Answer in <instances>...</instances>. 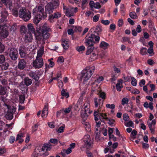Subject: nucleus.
Listing matches in <instances>:
<instances>
[{
	"instance_id": "nucleus-15",
	"label": "nucleus",
	"mask_w": 157,
	"mask_h": 157,
	"mask_svg": "<svg viewBox=\"0 0 157 157\" xmlns=\"http://www.w3.org/2000/svg\"><path fill=\"white\" fill-rule=\"evenodd\" d=\"M35 16V17L33 19V21L34 23L36 24V25H37L38 23L42 19L43 17L44 18H45V17H44V16H43L42 14H36Z\"/></svg>"
},
{
	"instance_id": "nucleus-26",
	"label": "nucleus",
	"mask_w": 157,
	"mask_h": 157,
	"mask_svg": "<svg viewBox=\"0 0 157 157\" xmlns=\"http://www.w3.org/2000/svg\"><path fill=\"white\" fill-rule=\"evenodd\" d=\"M100 111V108H98L96 111H95L94 112V120L96 121H97L98 120V117H99Z\"/></svg>"
},
{
	"instance_id": "nucleus-12",
	"label": "nucleus",
	"mask_w": 157,
	"mask_h": 157,
	"mask_svg": "<svg viewBox=\"0 0 157 157\" xmlns=\"http://www.w3.org/2000/svg\"><path fill=\"white\" fill-rule=\"evenodd\" d=\"M94 101L95 107H97L99 106V108H100V109L102 106L103 100L100 98L98 99L96 97L94 99Z\"/></svg>"
},
{
	"instance_id": "nucleus-10",
	"label": "nucleus",
	"mask_w": 157,
	"mask_h": 157,
	"mask_svg": "<svg viewBox=\"0 0 157 157\" xmlns=\"http://www.w3.org/2000/svg\"><path fill=\"white\" fill-rule=\"evenodd\" d=\"M85 43L87 46H93L94 42L91 35L86 36L85 39Z\"/></svg>"
},
{
	"instance_id": "nucleus-20",
	"label": "nucleus",
	"mask_w": 157,
	"mask_h": 157,
	"mask_svg": "<svg viewBox=\"0 0 157 157\" xmlns=\"http://www.w3.org/2000/svg\"><path fill=\"white\" fill-rule=\"evenodd\" d=\"M48 105L46 104L45 105L43 109L42 112L41 114V117L43 118H45L48 115Z\"/></svg>"
},
{
	"instance_id": "nucleus-50",
	"label": "nucleus",
	"mask_w": 157,
	"mask_h": 157,
	"mask_svg": "<svg viewBox=\"0 0 157 157\" xmlns=\"http://www.w3.org/2000/svg\"><path fill=\"white\" fill-rule=\"evenodd\" d=\"M132 81L131 83L132 85L134 86H136V85L137 82L136 79L134 77L131 78Z\"/></svg>"
},
{
	"instance_id": "nucleus-4",
	"label": "nucleus",
	"mask_w": 157,
	"mask_h": 157,
	"mask_svg": "<svg viewBox=\"0 0 157 157\" xmlns=\"http://www.w3.org/2000/svg\"><path fill=\"white\" fill-rule=\"evenodd\" d=\"M37 30L39 33H44L46 32L50 31V27L46 23L40 24L37 27Z\"/></svg>"
},
{
	"instance_id": "nucleus-27",
	"label": "nucleus",
	"mask_w": 157,
	"mask_h": 157,
	"mask_svg": "<svg viewBox=\"0 0 157 157\" xmlns=\"http://www.w3.org/2000/svg\"><path fill=\"white\" fill-rule=\"evenodd\" d=\"M87 50L86 52V55H89L93 51L94 49V47L93 46H88Z\"/></svg>"
},
{
	"instance_id": "nucleus-30",
	"label": "nucleus",
	"mask_w": 157,
	"mask_h": 157,
	"mask_svg": "<svg viewBox=\"0 0 157 157\" xmlns=\"http://www.w3.org/2000/svg\"><path fill=\"white\" fill-rule=\"evenodd\" d=\"M4 105L7 106V108L8 109V111L10 112H11L13 113L15 112L16 109L14 107L10 106L5 103H4Z\"/></svg>"
},
{
	"instance_id": "nucleus-54",
	"label": "nucleus",
	"mask_w": 157,
	"mask_h": 157,
	"mask_svg": "<svg viewBox=\"0 0 157 157\" xmlns=\"http://www.w3.org/2000/svg\"><path fill=\"white\" fill-rule=\"evenodd\" d=\"M123 41L124 42H128L129 44H131V42L130 40V38L127 37H123L122 38Z\"/></svg>"
},
{
	"instance_id": "nucleus-28",
	"label": "nucleus",
	"mask_w": 157,
	"mask_h": 157,
	"mask_svg": "<svg viewBox=\"0 0 157 157\" xmlns=\"http://www.w3.org/2000/svg\"><path fill=\"white\" fill-rule=\"evenodd\" d=\"M24 83L26 86H28L32 84V80L28 77H26L24 79Z\"/></svg>"
},
{
	"instance_id": "nucleus-36",
	"label": "nucleus",
	"mask_w": 157,
	"mask_h": 157,
	"mask_svg": "<svg viewBox=\"0 0 157 157\" xmlns=\"http://www.w3.org/2000/svg\"><path fill=\"white\" fill-rule=\"evenodd\" d=\"M150 13L153 17H157V11L155 9L151 10Z\"/></svg>"
},
{
	"instance_id": "nucleus-1",
	"label": "nucleus",
	"mask_w": 157,
	"mask_h": 157,
	"mask_svg": "<svg viewBox=\"0 0 157 157\" xmlns=\"http://www.w3.org/2000/svg\"><path fill=\"white\" fill-rule=\"evenodd\" d=\"M95 68L94 66L91 67L89 70L85 69L82 72L81 78L83 80V83L86 82L91 77L93 73Z\"/></svg>"
},
{
	"instance_id": "nucleus-47",
	"label": "nucleus",
	"mask_w": 157,
	"mask_h": 157,
	"mask_svg": "<svg viewBox=\"0 0 157 157\" xmlns=\"http://www.w3.org/2000/svg\"><path fill=\"white\" fill-rule=\"evenodd\" d=\"M19 101L21 103H24L25 99V97L24 95H21L19 96Z\"/></svg>"
},
{
	"instance_id": "nucleus-8",
	"label": "nucleus",
	"mask_w": 157,
	"mask_h": 157,
	"mask_svg": "<svg viewBox=\"0 0 157 157\" xmlns=\"http://www.w3.org/2000/svg\"><path fill=\"white\" fill-rule=\"evenodd\" d=\"M9 56L11 59L16 60L18 56L17 50L14 48H11L10 51Z\"/></svg>"
},
{
	"instance_id": "nucleus-18",
	"label": "nucleus",
	"mask_w": 157,
	"mask_h": 157,
	"mask_svg": "<svg viewBox=\"0 0 157 157\" xmlns=\"http://www.w3.org/2000/svg\"><path fill=\"white\" fill-rule=\"evenodd\" d=\"M19 54L21 58L25 57L27 53L26 52V49L23 47H20L19 49Z\"/></svg>"
},
{
	"instance_id": "nucleus-6",
	"label": "nucleus",
	"mask_w": 157,
	"mask_h": 157,
	"mask_svg": "<svg viewBox=\"0 0 157 157\" xmlns=\"http://www.w3.org/2000/svg\"><path fill=\"white\" fill-rule=\"evenodd\" d=\"M83 141L84 143V145L87 148H90L91 145L93 144V141L91 140L90 135H85L83 138Z\"/></svg>"
},
{
	"instance_id": "nucleus-22",
	"label": "nucleus",
	"mask_w": 157,
	"mask_h": 157,
	"mask_svg": "<svg viewBox=\"0 0 157 157\" xmlns=\"http://www.w3.org/2000/svg\"><path fill=\"white\" fill-rule=\"evenodd\" d=\"M44 53V47L41 46L40 48L38 50L37 56L36 58H41Z\"/></svg>"
},
{
	"instance_id": "nucleus-17",
	"label": "nucleus",
	"mask_w": 157,
	"mask_h": 157,
	"mask_svg": "<svg viewBox=\"0 0 157 157\" xmlns=\"http://www.w3.org/2000/svg\"><path fill=\"white\" fill-rule=\"evenodd\" d=\"M52 145L51 144L48 142V143H45L44 144L42 148V151L43 152L48 151L50 150L52 148Z\"/></svg>"
},
{
	"instance_id": "nucleus-23",
	"label": "nucleus",
	"mask_w": 157,
	"mask_h": 157,
	"mask_svg": "<svg viewBox=\"0 0 157 157\" xmlns=\"http://www.w3.org/2000/svg\"><path fill=\"white\" fill-rule=\"evenodd\" d=\"M71 152V148L69 147L67 150L63 149L61 153V154L63 156L65 157L66 155V154L68 155L70 154Z\"/></svg>"
},
{
	"instance_id": "nucleus-59",
	"label": "nucleus",
	"mask_w": 157,
	"mask_h": 157,
	"mask_svg": "<svg viewBox=\"0 0 157 157\" xmlns=\"http://www.w3.org/2000/svg\"><path fill=\"white\" fill-rule=\"evenodd\" d=\"M106 107L108 108H110L112 109H113L115 108V105L114 104L110 105V104H107L106 105Z\"/></svg>"
},
{
	"instance_id": "nucleus-25",
	"label": "nucleus",
	"mask_w": 157,
	"mask_h": 157,
	"mask_svg": "<svg viewBox=\"0 0 157 157\" xmlns=\"http://www.w3.org/2000/svg\"><path fill=\"white\" fill-rule=\"evenodd\" d=\"M61 15L59 12L55 13L53 15H51L49 16L50 19H52L54 18H58L61 17Z\"/></svg>"
},
{
	"instance_id": "nucleus-3",
	"label": "nucleus",
	"mask_w": 157,
	"mask_h": 157,
	"mask_svg": "<svg viewBox=\"0 0 157 157\" xmlns=\"http://www.w3.org/2000/svg\"><path fill=\"white\" fill-rule=\"evenodd\" d=\"M33 12L34 15H36V14H42L43 16H44V17H47L44 12V7L42 5L36 7L33 10Z\"/></svg>"
},
{
	"instance_id": "nucleus-46",
	"label": "nucleus",
	"mask_w": 157,
	"mask_h": 157,
	"mask_svg": "<svg viewBox=\"0 0 157 157\" xmlns=\"http://www.w3.org/2000/svg\"><path fill=\"white\" fill-rule=\"evenodd\" d=\"M129 101L128 98H123L121 101V104L122 105H124L125 104H128Z\"/></svg>"
},
{
	"instance_id": "nucleus-41",
	"label": "nucleus",
	"mask_w": 157,
	"mask_h": 157,
	"mask_svg": "<svg viewBox=\"0 0 157 157\" xmlns=\"http://www.w3.org/2000/svg\"><path fill=\"white\" fill-rule=\"evenodd\" d=\"M71 108L70 107L66 108L65 109H63L62 110L63 111V113L67 114L70 112L71 111Z\"/></svg>"
},
{
	"instance_id": "nucleus-49",
	"label": "nucleus",
	"mask_w": 157,
	"mask_h": 157,
	"mask_svg": "<svg viewBox=\"0 0 157 157\" xmlns=\"http://www.w3.org/2000/svg\"><path fill=\"white\" fill-rule=\"evenodd\" d=\"M85 47L83 46H78L76 48V50L79 52L84 51L85 50Z\"/></svg>"
},
{
	"instance_id": "nucleus-16",
	"label": "nucleus",
	"mask_w": 157,
	"mask_h": 157,
	"mask_svg": "<svg viewBox=\"0 0 157 157\" xmlns=\"http://www.w3.org/2000/svg\"><path fill=\"white\" fill-rule=\"evenodd\" d=\"M29 76L32 77L36 81H38L39 78V75H38L36 72L30 71L29 72Z\"/></svg>"
},
{
	"instance_id": "nucleus-13",
	"label": "nucleus",
	"mask_w": 157,
	"mask_h": 157,
	"mask_svg": "<svg viewBox=\"0 0 157 157\" xmlns=\"http://www.w3.org/2000/svg\"><path fill=\"white\" fill-rule=\"evenodd\" d=\"M26 63L24 59L19 60L17 65L18 68L20 70H23L26 67Z\"/></svg>"
},
{
	"instance_id": "nucleus-32",
	"label": "nucleus",
	"mask_w": 157,
	"mask_h": 157,
	"mask_svg": "<svg viewBox=\"0 0 157 157\" xmlns=\"http://www.w3.org/2000/svg\"><path fill=\"white\" fill-rule=\"evenodd\" d=\"M29 32H31L32 33H34L35 31V29L33 27V26L32 24H29L27 26Z\"/></svg>"
},
{
	"instance_id": "nucleus-60",
	"label": "nucleus",
	"mask_w": 157,
	"mask_h": 157,
	"mask_svg": "<svg viewBox=\"0 0 157 157\" xmlns=\"http://www.w3.org/2000/svg\"><path fill=\"white\" fill-rule=\"evenodd\" d=\"M74 30L76 32H80L82 30V28L79 26H75Z\"/></svg>"
},
{
	"instance_id": "nucleus-21",
	"label": "nucleus",
	"mask_w": 157,
	"mask_h": 157,
	"mask_svg": "<svg viewBox=\"0 0 157 157\" xmlns=\"http://www.w3.org/2000/svg\"><path fill=\"white\" fill-rule=\"evenodd\" d=\"M91 30L94 31V32L99 34L100 32L102 31L101 27L100 25H98L96 27H94L91 29Z\"/></svg>"
},
{
	"instance_id": "nucleus-48",
	"label": "nucleus",
	"mask_w": 157,
	"mask_h": 157,
	"mask_svg": "<svg viewBox=\"0 0 157 157\" xmlns=\"http://www.w3.org/2000/svg\"><path fill=\"white\" fill-rule=\"evenodd\" d=\"M21 32V33H25L26 32L27 29L26 27L24 25H22L20 28Z\"/></svg>"
},
{
	"instance_id": "nucleus-35",
	"label": "nucleus",
	"mask_w": 157,
	"mask_h": 157,
	"mask_svg": "<svg viewBox=\"0 0 157 157\" xmlns=\"http://www.w3.org/2000/svg\"><path fill=\"white\" fill-rule=\"evenodd\" d=\"M62 42L63 43H62V45L63 48L65 49H67L69 47L68 44L67 43V41L64 40H62Z\"/></svg>"
},
{
	"instance_id": "nucleus-53",
	"label": "nucleus",
	"mask_w": 157,
	"mask_h": 157,
	"mask_svg": "<svg viewBox=\"0 0 157 157\" xmlns=\"http://www.w3.org/2000/svg\"><path fill=\"white\" fill-rule=\"evenodd\" d=\"M5 57L3 55H0V63H3L5 61Z\"/></svg>"
},
{
	"instance_id": "nucleus-43",
	"label": "nucleus",
	"mask_w": 157,
	"mask_h": 157,
	"mask_svg": "<svg viewBox=\"0 0 157 157\" xmlns=\"http://www.w3.org/2000/svg\"><path fill=\"white\" fill-rule=\"evenodd\" d=\"M61 95L63 96H64L66 97V98H68L69 96V94L68 93L66 92L64 89H62L61 93Z\"/></svg>"
},
{
	"instance_id": "nucleus-19",
	"label": "nucleus",
	"mask_w": 157,
	"mask_h": 157,
	"mask_svg": "<svg viewBox=\"0 0 157 157\" xmlns=\"http://www.w3.org/2000/svg\"><path fill=\"white\" fill-rule=\"evenodd\" d=\"M82 124L84 125L85 128L87 132H90V125L88 122L86 121L85 120H83Z\"/></svg>"
},
{
	"instance_id": "nucleus-39",
	"label": "nucleus",
	"mask_w": 157,
	"mask_h": 157,
	"mask_svg": "<svg viewBox=\"0 0 157 157\" xmlns=\"http://www.w3.org/2000/svg\"><path fill=\"white\" fill-rule=\"evenodd\" d=\"M42 34V37L44 39H48L50 35V34L48 33V32H45L44 33H41Z\"/></svg>"
},
{
	"instance_id": "nucleus-29",
	"label": "nucleus",
	"mask_w": 157,
	"mask_h": 157,
	"mask_svg": "<svg viewBox=\"0 0 157 157\" xmlns=\"http://www.w3.org/2000/svg\"><path fill=\"white\" fill-rule=\"evenodd\" d=\"M6 117L8 120H12L13 117V113L8 111L6 115Z\"/></svg>"
},
{
	"instance_id": "nucleus-62",
	"label": "nucleus",
	"mask_w": 157,
	"mask_h": 157,
	"mask_svg": "<svg viewBox=\"0 0 157 157\" xmlns=\"http://www.w3.org/2000/svg\"><path fill=\"white\" fill-rule=\"evenodd\" d=\"M88 115V114H86L85 113V112L84 113H81V116L82 117L83 119V120H85L87 118Z\"/></svg>"
},
{
	"instance_id": "nucleus-42",
	"label": "nucleus",
	"mask_w": 157,
	"mask_h": 157,
	"mask_svg": "<svg viewBox=\"0 0 157 157\" xmlns=\"http://www.w3.org/2000/svg\"><path fill=\"white\" fill-rule=\"evenodd\" d=\"M98 94L99 95V96L103 99L104 100L105 99L106 94L105 92H100Z\"/></svg>"
},
{
	"instance_id": "nucleus-61",
	"label": "nucleus",
	"mask_w": 157,
	"mask_h": 157,
	"mask_svg": "<svg viewBox=\"0 0 157 157\" xmlns=\"http://www.w3.org/2000/svg\"><path fill=\"white\" fill-rule=\"evenodd\" d=\"M5 49V46L3 44L0 42V53H2L3 52Z\"/></svg>"
},
{
	"instance_id": "nucleus-57",
	"label": "nucleus",
	"mask_w": 157,
	"mask_h": 157,
	"mask_svg": "<svg viewBox=\"0 0 157 157\" xmlns=\"http://www.w3.org/2000/svg\"><path fill=\"white\" fill-rule=\"evenodd\" d=\"M37 34H36V39L40 40H41L42 37V34L41 33H39L37 31Z\"/></svg>"
},
{
	"instance_id": "nucleus-63",
	"label": "nucleus",
	"mask_w": 157,
	"mask_h": 157,
	"mask_svg": "<svg viewBox=\"0 0 157 157\" xmlns=\"http://www.w3.org/2000/svg\"><path fill=\"white\" fill-rule=\"evenodd\" d=\"M49 141L51 143L54 144H57L58 143V140L57 139H51L49 140Z\"/></svg>"
},
{
	"instance_id": "nucleus-7",
	"label": "nucleus",
	"mask_w": 157,
	"mask_h": 157,
	"mask_svg": "<svg viewBox=\"0 0 157 157\" xmlns=\"http://www.w3.org/2000/svg\"><path fill=\"white\" fill-rule=\"evenodd\" d=\"M43 64V59L42 58H36V59L33 62V66L36 68L41 67Z\"/></svg>"
},
{
	"instance_id": "nucleus-11",
	"label": "nucleus",
	"mask_w": 157,
	"mask_h": 157,
	"mask_svg": "<svg viewBox=\"0 0 157 157\" xmlns=\"http://www.w3.org/2000/svg\"><path fill=\"white\" fill-rule=\"evenodd\" d=\"M24 41L26 43H29L32 42L33 40L32 35L30 32H28L24 36Z\"/></svg>"
},
{
	"instance_id": "nucleus-58",
	"label": "nucleus",
	"mask_w": 157,
	"mask_h": 157,
	"mask_svg": "<svg viewBox=\"0 0 157 157\" xmlns=\"http://www.w3.org/2000/svg\"><path fill=\"white\" fill-rule=\"evenodd\" d=\"M99 14L95 15L93 17V21L95 22L98 21L99 20Z\"/></svg>"
},
{
	"instance_id": "nucleus-2",
	"label": "nucleus",
	"mask_w": 157,
	"mask_h": 157,
	"mask_svg": "<svg viewBox=\"0 0 157 157\" xmlns=\"http://www.w3.org/2000/svg\"><path fill=\"white\" fill-rule=\"evenodd\" d=\"M31 14L30 12L24 7L20 9L18 12L19 17L25 21H28L30 19Z\"/></svg>"
},
{
	"instance_id": "nucleus-31",
	"label": "nucleus",
	"mask_w": 157,
	"mask_h": 157,
	"mask_svg": "<svg viewBox=\"0 0 157 157\" xmlns=\"http://www.w3.org/2000/svg\"><path fill=\"white\" fill-rule=\"evenodd\" d=\"M156 122V121L155 119L152 120L150 122L148 120L147 123L149 128H151L153 127H155Z\"/></svg>"
},
{
	"instance_id": "nucleus-51",
	"label": "nucleus",
	"mask_w": 157,
	"mask_h": 157,
	"mask_svg": "<svg viewBox=\"0 0 157 157\" xmlns=\"http://www.w3.org/2000/svg\"><path fill=\"white\" fill-rule=\"evenodd\" d=\"M91 36L92 37V38L94 40V39L95 41L97 42L99 41L100 37L98 36H95L94 34H91Z\"/></svg>"
},
{
	"instance_id": "nucleus-52",
	"label": "nucleus",
	"mask_w": 157,
	"mask_h": 157,
	"mask_svg": "<svg viewBox=\"0 0 157 157\" xmlns=\"http://www.w3.org/2000/svg\"><path fill=\"white\" fill-rule=\"evenodd\" d=\"M97 58V56L96 54L94 53L93 52L91 55L90 57V59L92 61H94Z\"/></svg>"
},
{
	"instance_id": "nucleus-9",
	"label": "nucleus",
	"mask_w": 157,
	"mask_h": 157,
	"mask_svg": "<svg viewBox=\"0 0 157 157\" xmlns=\"http://www.w3.org/2000/svg\"><path fill=\"white\" fill-rule=\"evenodd\" d=\"M55 9L52 3H48L45 6V14H50L52 13Z\"/></svg>"
},
{
	"instance_id": "nucleus-45",
	"label": "nucleus",
	"mask_w": 157,
	"mask_h": 157,
	"mask_svg": "<svg viewBox=\"0 0 157 157\" xmlns=\"http://www.w3.org/2000/svg\"><path fill=\"white\" fill-rule=\"evenodd\" d=\"M6 89L3 87H0V95H4L6 93Z\"/></svg>"
},
{
	"instance_id": "nucleus-34",
	"label": "nucleus",
	"mask_w": 157,
	"mask_h": 157,
	"mask_svg": "<svg viewBox=\"0 0 157 157\" xmlns=\"http://www.w3.org/2000/svg\"><path fill=\"white\" fill-rule=\"evenodd\" d=\"M109 44L107 43L104 41L101 42L100 44V47L104 49L107 48Z\"/></svg>"
},
{
	"instance_id": "nucleus-64",
	"label": "nucleus",
	"mask_w": 157,
	"mask_h": 157,
	"mask_svg": "<svg viewBox=\"0 0 157 157\" xmlns=\"http://www.w3.org/2000/svg\"><path fill=\"white\" fill-rule=\"evenodd\" d=\"M17 28V25L16 24H13L10 28L11 31H14L16 30Z\"/></svg>"
},
{
	"instance_id": "nucleus-44",
	"label": "nucleus",
	"mask_w": 157,
	"mask_h": 157,
	"mask_svg": "<svg viewBox=\"0 0 157 157\" xmlns=\"http://www.w3.org/2000/svg\"><path fill=\"white\" fill-rule=\"evenodd\" d=\"M125 125L127 127H132V128L134 127V124L131 121H129L128 122L125 123Z\"/></svg>"
},
{
	"instance_id": "nucleus-38",
	"label": "nucleus",
	"mask_w": 157,
	"mask_h": 157,
	"mask_svg": "<svg viewBox=\"0 0 157 157\" xmlns=\"http://www.w3.org/2000/svg\"><path fill=\"white\" fill-rule=\"evenodd\" d=\"M106 114L105 113L104 114L103 113H99V118L100 120H101L102 119L107 120L108 118L106 117Z\"/></svg>"
},
{
	"instance_id": "nucleus-55",
	"label": "nucleus",
	"mask_w": 157,
	"mask_h": 157,
	"mask_svg": "<svg viewBox=\"0 0 157 157\" xmlns=\"http://www.w3.org/2000/svg\"><path fill=\"white\" fill-rule=\"evenodd\" d=\"M54 7L55 8L59 6V0H54V1L53 3H52Z\"/></svg>"
},
{
	"instance_id": "nucleus-40",
	"label": "nucleus",
	"mask_w": 157,
	"mask_h": 157,
	"mask_svg": "<svg viewBox=\"0 0 157 157\" xmlns=\"http://www.w3.org/2000/svg\"><path fill=\"white\" fill-rule=\"evenodd\" d=\"M140 53L142 55H146L147 54V49L145 48H143L140 49Z\"/></svg>"
},
{
	"instance_id": "nucleus-5",
	"label": "nucleus",
	"mask_w": 157,
	"mask_h": 157,
	"mask_svg": "<svg viewBox=\"0 0 157 157\" xmlns=\"http://www.w3.org/2000/svg\"><path fill=\"white\" fill-rule=\"evenodd\" d=\"M0 35L4 38H6L8 36V29L6 25H0Z\"/></svg>"
},
{
	"instance_id": "nucleus-33",
	"label": "nucleus",
	"mask_w": 157,
	"mask_h": 157,
	"mask_svg": "<svg viewBox=\"0 0 157 157\" xmlns=\"http://www.w3.org/2000/svg\"><path fill=\"white\" fill-rule=\"evenodd\" d=\"M2 2L6 5H8L10 6H11L12 4L11 0H1Z\"/></svg>"
},
{
	"instance_id": "nucleus-14",
	"label": "nucleus",
	"mask_w": 157,
	"mask_h": 157,
	"mask_svg": "<svg viewBox=\"0 0 157 157\" xmlns=\"http://www.w3.org/2000/svg\"><path fill=\"white\" fill-rule=\"evenodd\" d=\"M42 148L40 147H36L35 150L34 152V155L35 156L39 157L44 155V153L43 152Z\"/></svg>"
},
{
	"instance_id": "nucleus-56",
	"label": "nucleus",
	"mask_w": 157,
	"mask_h": 157,
	"mask_svg": "<svg viewBox=\"0 0 157 157\" xmlns=\"http://www.w3.org/2000/svg\"><path fill=\"white\" fill-rule=\"evenodd\" d=\"M9 64L7 63H5L2 65V69L3 70H6L8 68Z\"/></svg>"
},
{
	"instance_id": "nucleus-37",
	"label": "nucleus",
	"mask_w": 157,
	"mask_h": 157,
	"mask_svg": "<svg viewBox=\"0 0 157 157\" xmlns=\"http://www.w3.org/2000/svg\"><path fill=\"white\" fill-rule=\"evenodd\" d=\"M130 17L133 19H136L137 18V16L135 12H132L129 13Z\"/></svg>"
},
{
	"instance_id": "nucleus-24",
	"label": "nucleus",
	"mask_w": 157,
	"mask_h": 157,
	"mask_svg": "<svg viewBox=\"0 0 157 157\" xmlns=\"http://www.w3.org/2000/svg\"><path fill=\"white\" fill-rule=\"evenodd\" d=\"M153 103L152 102H150L148 104L147 101H146L144 104V106L146 108H149L151 110H152L153 109Z\"/></svg>"
}]
</instances>
